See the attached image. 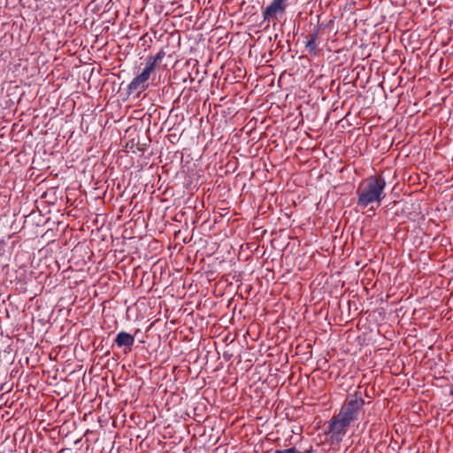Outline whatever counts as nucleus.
Returning <instances> with one entry per match:
<instances>
[{
  "instance_id": "obj_9",
  "label": "nucleus",
  "mask_w": 453,
  "mask_h": 453,
  "mask_svg": "<svg viewBox=\"0 0 453 453\" xmlns=\"http://www.w3.org/2000/svg\"><path fill=\"white\" fill-rule=\"evenodd\" d=\"M320 31V25H317L314 27L312 30H311L307 35V39L311 41L317 42L318 36Z\"/></svg>"
},
{
  "instance_id": "obj_10",
  "label": "nucleus",
  "mask_w": 453,
  "mask_h": 453,
  "mask_svg": "<svg viewBox=\"0 0 453 453\" xmlns=\"http://www.w3.org/2000/svg\"><path fill=\"white\" fill-rule=\"evenodd\" d=\"M274 453H299V450L296 447H291L284 449H276Z\"/></svg>"
},
{
  "instance_id": "obj_6",
  "label": "nucleus",
  "mask_w": 453,
  "mask_h": 453,
  "mask_svg": "<svg viewBox=\"0 0 453 453\" xmlns=\"http://www.w3.org/2000/svg\"><path fill=\"white\" fill-rule=\"evenodd\" d=\"M134 343V336L125 331H120L118 333L114 340V344L118 348L123 349V352L125 354H127L132 350Z\"/></svg>"
},
{
  "instance_id": "obj_8",
  "label": "nucleus",
  "mask_w": 453,
  "mask_h": 453,
  "mask_svg": "<svg viewBox=\"0 0 453 453\" xmlns=\"http://www.w3.org/2000/svg\"><path fill=\"white\" fill-rule=\"evenodd\" d=\"M305 48L310 54L317 55V51H318L317 42L311 41V40L307 39Z\"/></svg>"
},
{
  "instance_id": "obj_4",
  "label": "nucleus",
  "mask_w": 453,
  "mask_h": 453,
  "mask_svg": "<svg viewBox=\"0 0 453 453\" xmlns=\"http://www.w3.org/2000/svg\"><path fill=\"white\" fill-rule=\"evenodd\" d=\"M288 7V0H273V2L263 10L262 15L265 21L277 20L278 15L285 12Z\"/></svg>"
},
{
  "instance_id": "obj_11",
  "label": "nucleus",
  "mask_w": 453,
  "mask_h": 453,
  "mask_svg": "<svg viewBox=\"0 0 453 453\" xmlns=\"http://www.w3.org/2000/svg\"><path fill=\"white\" fill-rule=\"evenodd\" d=\"M231 357H232V355H231V354H229L228 352H224V353H223V357H224V359H225V360H226V361L230 360Z\"/></svg>"
},
{
  "instance_id": "obj_2",
  "label": "nucleus",
  "mask_w": 453,
  "mask_h": 453,
  "mask_svg": "<svg viewBox=\"0 0 453 453\" xmlns=\"http://www.w3.org/2000/svg\"><path fill=\"white\" fill-rule=\"evenodd\" d=\"M365 402L360 390L349 394L342 403L339 414L346 419L354 423L358 419L360 412L363 411Z\"/></svg>"
},
{
  "instance_id": "obj_1",
  "label": "nucleus",
  "mask_w": 453,
  "mask_h": 453,
  "mask_svg": "<svg viewBox=\"0 0 453 453\" xmlns=\"http://www.w3.org/2000/svg\"><path fill=\"white\" fill-rule=\"evenodd\" d=\"M386 180L381 175H371L362 180L357 188V206L365 209L379 207L385 199Z\"/></svg>"
},
{
  "instance_id": "obj_5",
  "label": "nucleus",
  "mask_w": 453,
  "mask_h": 453,
  "mask_svg": "<svg viewBox=\"0 0 453 453\" xmlns=\"http://www.w3.org/2000/svg\"><path fill=\"white\" fill-rule=\"evenodd\" d=\"M351 424L350 421L341 416L339 413L333 417L330 424L328 433L332 437L342 438L347 432L348 426Z\"/></svg>"
},
{
  "instance_id": "obj_7",
  "label": "nucleus",
  "mask_w": 453,
  "mask_h": 453,
  "mask_svg": "<svg viewBox=\"0 0 453 453\" xmlns=\"http://www.w3.org/2000/svg\"><path fill=\"white\" fill-rule=\"evenodd\" d=\"M166 56V52L164 49H161L156 56H148L146 58L145 65L150 67L152 71L155 70L157 64H159L162 59Z\"/></svg>"
},
{
  "instance_id": "obj_12",
  "label": "nucleus",
  "mask_w": 453,
  "mask_h": 453,
  "mask_svg": "<svg viewBox=\"0 0 453 453\" xmlns=\"http://www.w3.org/2000/svg\"><path fill=\"white\" fill-rule=\"evenodd\" d=\"M299 453H311V449H305L303 451H299Z\"/></svg>"
},
{
  "instance_id": "obj_3",
  "label": "nucleus",
  "mask_w": 453,
  "mask_h": 453,
  "mask_svg": "<svg viewBox=\"0 0 453 453\" xmlns=\"http://www.w3.org/2000/svg\"><path fill=\"white\" fill-rule=\"evenodd\" d=\"M152 72L153 71L145 65L142 72L135 76L128 84V95L136 94L137 96H140L141 93L144 92L149 88L148 81Z\"/></svg>"
}]
</instances>
